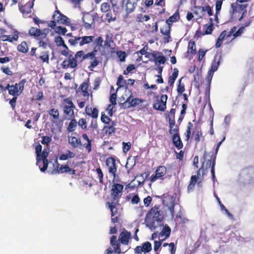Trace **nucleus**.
Wrapping results in <instances>:
<instances>
[{
  "label": "nucleus",
  "mask_w": 254,
  "mask_h": 254,
  "mask_svg": "<svg viewBox=\"0 0 254 254\" xmlns=\"http://www.w3.org/2000/svg\"><path fill=\"white\" fill-rule=\"evenodd\" d=\"M159 205H155L146 214L144 222L146 227L151 230H155L157 226L155 222L160 223L163 219V212L160 208Z\"/></svg>",
  "instance_id": "nucleus-1"
},
{
  "label": "nucleus",
  "mask_w": 254,
  "mask_h": 254,
  "mask_svg": "<svg viewBox=\"0 0 254 254\" xmlns=\"http://www.w3.org/2000/svg\"><path fill=\"white\" fill-rule=\"evenodd\" d=\"M73 134L78 135L77 132H74L72 133L70 136L68 137V142L71 146L73 148H76L83 146L86 150H87L88 153H90L92 150V140L89 138L87 134L82 133L81 135L82 138L87 141L86 143L83 144H82L81 141L79 138L72 136Z\"/></svg>",
  "instance_id": "nucleus-2"
},
{
  "label": "nucleus",
  "mask_w": 254,
  "mask_h": 254,
  "mask_svg": "<svg viewBox=\"0 0 254 254\" xmlns=\"http://www.w3.org/2000/svg\"><path fill=\"white\" fill-rule=\"evenodd\" d=\"M180 19L179 10H177L172 16L166 20L167 25L160 29L161 33L164 36V41L165 43H168L171 38V28L174 22L179 21Z\"/></svg>",
  "instance_id": "nucleus-3"
},
{
  "label": "nucleus",
  "mask_w": 254,
  "mask_h": 254,
  "mask_svg": "<svg viewBox=\"0 0 254 254\" xmlns=\"http://www.w3.org/2000/svg\"><path fill=\"white\" fill-rule=\"evenodd\" d=\"M239 180L245 184L254 183V167L250 166L242 169L239 175Z\"/></svg>",
  "instance_id": "nucleus-4"
},
{
  "label": "nucleus",
  "mask_w": 254,
  "mask_h": 254,
  "mask_svg": "<svg viewBox=\"0 0 254 254\" xmlns=\"http://www.w3.org/2000/svg\"><path fill=\"white\" fill-rule=\"evenodd\" d=\"M26 79H22L18 83L10 85L7 84L6 86L3 88V90H7L9 95L12 96H19L23 91L24 85L26 82Z\"/></svg>",
  "instance_id": "nucleus-5"
},
{
  "label": "nucleus",
  "mask_w": 254,
  "mask_h": 254,
  "mask_svg": "<svg viewBox=\"0 0 254 254\" xmlns=\"http://www.w3.org/2000/svg\"><path fill=\"white\" fill-rule=\"evenodd\" d=\"M76 107L70 98H66L63 100V110L64 114L68 119L75 117L74 109Z\"/></svg>",
  "instance_id": "nucleus-6"
},
{
  "label": "nucleus",
  "mask_w": 254,
  "mask_h": 254,
  "mask_svg": "<svg viewBox=\"0 0 254 254\" xmlns=\"http://www.w3.org/2000/svg\"><path fill=\"white\" fill-rule=\"evenodd\" d=\"M94 36H83L81 37L74 36L68 40V43L71 46H76L79 44L80 46L89 44L94 41Z\"/></svg>",
  "instance_id": "nucleus-7"
},
{
  "label": "nucleus",
  "mask_w": 254,
  "mask_h": 254,
  "mask_svg": "<svg viewBox=\"0 0 254 254\" xmlns=\"http://www.w3.org/2000/svg\"><path fill=\"white\" fill-rule=\"evenodd\" d=\"M120 201L111 200V202H107L106 206L108 207L111 212V220L113 223L119 222L120 214L118 212L117 206L119 205Z\"/></svg>",
  "instance_id": "nucleus-8"
},
{
  "label": "nucleus",
  "mask_w": 254,
  "mask_h": 254,
  "mask_svg": "<svg viewBox=\"0 0 254 254\" xmlns=\"http://www.w3.org/2000/svg\"><path fill=\"white\" fill-rule=\"evenodd\" d=\"M169 133L173 134L172 137V142L174 146L178 149H181L183 147V143L181 140L179 135V127L178 126H176L175 127L170 128Z\"/></svg>",
  "instance_id": "nucleus-9"
},
{
  "label": "nucleus",
  "mask_w": 254,
  "mask_h": 254,
  "mask_svg": "<svg viewBox=\"0 0 254 254\" xmlns=\"http://www.w3.org/2000/svg\"><path fill=\"white\" fill-rule=\"evenodd\" d=\"M176 198L169 194H164L163 196L162 203L164 206L168 207L172 217H174V206L176 204Z\"/></svg>",
  "instance_id": "nucleus-10"
},
{
  "label": "nucleus",
  "mask_w": 254,
  "mask_h": 254,
  "mask_svg": "<svg viewBox=\"0 0 254 254\" xmlns=\"http://www.w3.org/2000/svg\"><path fill=\"white\" fill-rule=\"evenodd\" d=\"M117 240V236H112L110 238V245L113 248L114 250L111 247H109L105 251V254H112L113 252L116 254H120L122 253L120 247L121 242Z\"/></svg>",
  "instance_id": "nucleus-11"
},
{
  "label": "nucleus",
  "mask_w": 254,
  "mask_h": 254,
  "mask_svg": "<svg viewBox=\"0 0 254 254\" xmlns=\"http://www.w3.org/2000/svg\"><path fill=\"white\" fill-rule=\"evenodd\" d=\"M124 186L119 183L114 184L111 190V200L120 201L122 195Z\"/></svg>",
  "instance_id": "nucleus-12"
},
{
  "label": "nucleus",
  "mask_w": 254,
  "mask_h": 254,
  "mask_svg": "<svg viewBox=\"0 0 254 254\" xmlns=\"http://www.w3.org/2000/svg\"><path fill=\"white\" fill-rule=\"evenodd\" d=\"M156 97L157 99L153 103V108L156 110L164 111L166 109V103L168 99L167 95L166 94L162 95L160 99H159L158 95H157Z\"/></svg>",
  "instance_id": "nucleus-13"
},
{
  "label": "nucleus",
  "mask_w": 254,
  "mask_h": 254,
  "mask_svg": "<svg viewBox=\"0 0 254 254\" xmlns=\"http://www.w3.org/2000/svg\"><path fill=\"white\" fill-rule=\"evenodd\" d=\"M167 168L165 166H158L155 171V174L152 175L150 178L151 183L155 182L157 180H163L164 176L167 173Z\"/></svg>",
  "instance_id": "nucleus-14"
},
{
  "label": "nucleus",
  "mask_w": 254,
  "mask_h": 254,
  "mask_svg": "<svg viewBox=\"0 0 254 254\" xmlns=\"http://www.w3.org/2000/svg\"><path fill=\"white\" fill-rule=\"evenodd\" d=\"M57 166L56 168L52 171V174H63L69 173L72 175L75 174V170L71 169L67 165H61L57 161H56Z\"/></svg>",
  "instance_id": "nucleus-15"
},
{
  "label": "nucleus",
  "mask_w": 254,
  "mask_h": 254,
  "mask_svg": "<svg viewBox=\"0 0 254 254\" xmlns=\"http://www.w3.org/2000/svg\"><path fill=\"white\" fill-rule=\"evenodd\" d=\"M94 45H95L93 48V50L91 52L88 53L86 54H85V59L88 58H90L91 60L95 58V56L97 52V50L96 49L97 47L99 48L102 47V44L103 43V39L101 36H99L97 38L94 39Z\"/></svg>",
  "instance_id": "nucleus-16"
},
{
  "label": "nucleus",
  "mask_w": 254,
  "mask_h": 254,
  "mask_svg": "<svg viewBox=\"0 0 254 254\" xmlns=\"http://www.w3.org/2000/svg\"><path fill=\"white\" fill-rule=\"evenodd\" d=\"M105 162L109 173L113 176L114 179H116L118 175L117 174V167L116 164L115 159L113 157H108L106 159Z\"/></svg>",
  "instance_id": "nucleus-17"
},
{
  "label": "nucleus",
  "mask_w": 254,
  "mask_h": 254,
  "mask_svg": "<svg viewBox=\"0 0 254 254\" xmlns=\"http://www.w3.org/2000/svg\"><path fill=\"white\" fill-rule=\"evenodd\" d=\"M36 60L41 63L49 64L50 51L46 50H39L36 55Z\"/></svg>",
  "instance_id": "nucleus-18"
},
{
  "label": "nucleus",
  "mask_w": 254,
  "mask_h": 254,
  "mask_svg": "<svg viewBox=\"0 0 254 254\" xmlns=\"http://www.w3.org/2000/svg\"><path fill=\"white\" fill-rule=\"evenodd\" d=\"M152 250V245L149 242L142 243L141 246H137L134 249L135 254H146Z\"/></svg>",
  "instance_id": "nucleus-19"
},
{
  "label": "nucleus",
  "mask_w": 254,
  "mask_h": 254,
  "mask_svg": "<svg viewBox=\"0 0 254 254\" xmlns=\"http://www.w3.org/2000/svg\"><path fill=\"white\" fill-rule=\"evenodd\" d=\"M29 35L34 38L43 39L46 38L47 35L46 33L42 32L40 29L31 27L28 31Z\"/></svg>",
  "instance_id": "nucleus-20"
},
{
  "label": "nucleus",
  "mask_w": 254,
  "mask_h": 254,
  "mask_svg": "<svg viewBox=\"0 0 254 254\" xmlns=\"http://www.w3.org/2000/svg\"><path fill=\"white\" fill-rule=\"evenodd\" d=\"M53 19L56 20L59 24H66L68 23V18L62 13L59 10H56L53 15Z\"/></svg>",
  "instance_id": "nucleus-21"
},
{
  "label": "nucleus",
  "mask_w": 254,
  "mask_h": 254,
  "mask_svg": "<svg viewBox=\"0 0 254 254\" xmlns=\"http://www.w3.org/2000/svg\"><path fill=\"white\" fill-rule=\"evenodd\" d=\"M82 19L84 23V26L86 29L91 28L92 25L94 24L95 22L94 16L89 13L84 14Z\"/></svg>",
  "instance_id": "nucleus-22"
},
{
  "label": "nucleus",
  "mask_w": 254,
  "mask_h": 254,
  "mask_svg": "<svg viewBox=\"0 0 254 254\" xmlns=\"http://www.w3.org/2000/svg\"><path fill=\"white\" fill-rule=\"evenodd\" d=\"M131 237V233L125 229H124L119 237V240L123 245H127Z\"/></svg>",
  "instance_id": "nucleus-23"
},
{
  "label": "nucleus",
  "mask_w": 254,
  "mask_h": 254,
  "mask_svg": "<svg viewBox=\"0 0 254 254\" xmlns=\"http://www.w3.org/2000/svg\"><path fill=\"white\" fill-rule=\"evenodd\" d=\"M225 139V137L224 136L223 138V139L220 141L217 145V147L216 148V151L215 153V154L213 155V156L212 157L213 159L212 161V164L211 168V173L212 175V179L214 181L215 179V162H216V155L218 152V151L219 150V147L221 145L222 142Z\"/></svg>",
  "instance_id": "nucleus-24"
},
{
  "label": "nucleus",
  "mask_w": 254,
  "mask_h": 254,
  "mask_svg": "<svg viewBox=\"0 0 254 254\" xmlns=\"http://www.w3.org/2000/svg\"><path fill=\"white\" fill-rule=\"evenodd\" d=\"M85 111L86 114L93 119H97L98 117L99 110L97 108H92L90 106L87 105L85 107Z\"/></svg>",
  "instance_id": "nucleus-25"
},
{
  "label": "nucleus",
  "mask_w": 254,
  "mask_h": 254,
  "mask_svg": "<svg viewBox=\"0 0 254 254\" xmlns=\"http://www.w3.org/2000/svg\"><path fill=\"white\" fill-rule=\"evenodd\" d=\"M48 154V152L45 149L42 151L41 154H40V158L42 159L41 162H42L43 164V167L40 168V170L42 172H44L47 169L48 166V161L47 159Z\"/></svg>",
  "instance_id": "nucleus-26"
},
{
  "label": "nucleus",
  "mask_w": 254,
  "mask_h": 254,
  "mask_svg": "<svg viewBox=\"0 0 254 254\" xmlns=\"http://www.w3.org/2000/svg\"><path fill=\"white\" fill-rule=\"evenodd\" d=\"M49 114L51 118V121L53 124H56L59 119V111L58 109L53 108L49 110Z\"/></svg>",
  "instance_id": "nucleus-27"
},
{
  "label": "nucleus",
  "mask_w": 254,
  "mask_h": 254,
  "mask_svg": "<svg viewBox=\"0 0 254 254\" xmlns=\"http://www.w3.org/2000/svg\"><path fill=\"white\" fill-rule=\"evenodd\" d=\"M196 8L198 10H201L202 16H204L205 15V12H207L209 16H211L213 15L212 7L208 4L203 6H198Z\"/></svg>",
  "instance_id": "nucleus-28"
},
{
  "label": "nucleus",
  "mask_w": 254,
  "mask_h": 254,
  "mask_svg": "<svg viewBox=\"0 0 254 254\" xmlns=\"http://www.w3.org/2000/svg\"><path fill=\"white\" fill-rule=\"evenodd\" d=\"M19 10L23 14H28L31 12V9L33 6V3L30 2H27L24 5H20Z\"/></svg>",
  "instance_id": "nucleus-29"
},
{
  "label": "nucleus",
  "mask_w": 254,
  "mask_h": 254,
  "mask_svg": "<svg viewBox=\"0 0 254 254\" xmlns=\"http://www.w3.org/2000/svg\"><path fill=\"white\" fill-rule=\"evenodd\" d=\"M138 0H127L126 1V11L127 13L132 12L136 5Z\"/></svg>",
  "instance_id": "nucleus-30"
},
{
  "label": "nucleus",
  "mask_w": 254,
  "mask_h": 254,
  "mask_svg": "<svg viewBox=\"0 0 254 254\" xmlns=\"http://www.w3.org/2000/svg\"><path fill=\"white\" fill-rule=\"evenodd\" d=\"M175 113L176 109L172 108L170 111V114L168 115L169 127L171 128L175 127L176 126L175 120Z\"/></svg>",
  "instance_id": "nucleus-31"
},
{
  "label": "nucleus",
  "mask_w": 254,
  "mask_h": 254,
  "mask_svg": "<svg viewBox=\"0 0 254 254\" xmlns=\"http://www.w3.org/2000/svg\"><path fill=\"white\" fill-rule=\"evenodd\" d=\"M69 119L70 120V122L66 128V130L69 132H73L76 129L77 121L75 119V117L70 118Z\"/></svg>",
  "instance_id": "nucleus-32"
},
{
  "label": "nucleus",
  "mask_w": 254,
  "mask_h": 254,
  "mask_svg": "<svg viewBox=\"0 0 254 254\" xmlns=\"http://www.w3.org/2000/svg\"><path fill=\"white\" fill-rule=\"evenodd\" d=\"M221 60V56H215L212 62L210 69L214 71H216L218 69Z\"/></svg>",
  "instance_id": "nucleus-33"
},
{
  "label": "nucleus",
  "mask_w": 254,
  "mask_h": 254,
  "mask_svg": "<svg viewBox=\"0 0 254 254\" xmlns=\"http://www.w3.org/2000/svg\"><path fill=\"white\" fill-rule=\"evenodd\" d=\"M171 232V229L170 227L168 225H165L161 232L159 233V236L161 237H164V238L163 239L165 240L168 237H169Z\"/></svg>",
  "instance_id": "nucleus-34"
},
{
  "label": "nucleus",
  "mask_w": 254,
  "mask_h": 254,
  "mask_svg": "<svg viewBox=\"0 0 254 254\" xmlns=\"http://www.w3.org/2000/svg\"><path fill=\"white\" fill-rule=\"evenodd\" d=\"M192 136H193L196 144L200 142L201 138L203 139V136L201 129H195V130L192 132Z\"/></svg>",
  "instance_id": "nucleus-35"
},
{
  "label": "nucleus",
  "mask_w": 254,
  "mask_h": 254,
  "mask_svg": "<svg viewBox=\"0 0 254 254\" xmlns=\"http://www.w3.org/2000/svg\"><path fill=\"white\" fill-rule=\"evenodd\" d=\"M215 154V153H213L212 155L210 157V159H207L205 161V162H203L202 163H204V168L203 170V173L202 175H204L206 174L207 172V170L209 169L210 167L211 168L212 164V161L213 159L212 157L213 156V155Z\"/></svg>",
  "instance_id": "nucleus-36"
},
{
  "label": "nucleus",
  "mask_w": 254,
  "mask_h": 254,
  "mask_svg": "<svg viewBox=\"0 0 254 254\" xmlns=\"http://www.w3.org/2000/svg\"><path fill=\"white\" fill-rule=\"evenodd\" d=\"M179 74V70L177 68H175L173 70V73L168 78V84L170 86H172L177 78Z\"/></svg>",
  "instance_id": "nucleus-37"
},
{
  "label": "nucleus",
  "mask_w": 254,
  "mask_h": 254,
  "mask_svg": "<svg viewBox=\"0 0 254 254\" xmlns=\"http://www.w3.org/2000/svg\"><path fill=\"white\" fill-rule=\"evenodd\" d=\"M197 178L198 176H196V175H193L191 177L190 183L187 188L188 192L192 191L194 190Z\"/></svg>",
  "instance_id": "nucleus-38"
},
{
  "label": "nucleus",
  "mask_w": 254,
  "mask_h": 254,
  "mask_svg": "<svg viewBox=\"0 0 254 254\" xmlns=\"http://www.w3.org/2000/svg\"><path fill=\"white\" fill-rule=\"evenodd\" d=\"M71 53V54H70L68 56V61L69 65L70 68H73L75 69L77 67L78 65V63L75 60V58L73 57V52L71 51H69Z\"/></svg>",
  "instance_id": "nucleus-39"
},
{
  "label": "nucleus",
  "mask_w": 254,
  "mask_h": 254,
  "mask_svg": "<svg viewBox=\"0 0 254 254\" xmlns=\"http://www.w3.org/2000/svg\"><path fill=\"white\" fill-rule=\"evenodd\" d=\"M209 20L211 22V23L210 24H205L204 25L203 28L204 29V31L202 34V35L210 34L212 33L213 30V26L212 23L213 19L212 18H210Z\"/></svg>",
  "instance_id": "nucleus-40"
},
{
  "label": "nucleus",
  "mask_w": 254,
  "mask_h": 254,
  "mask_svg": "<svg viewBox=\"0 0 254 254\" xmlns=\"http://www.w3.org/2000/svg\"><path fill=\"white\" fill-rule=\"evenodd\" d=\"M75 156V154L69 150L66 151L65 154H62L59 156L60 160H66L69 158H72Z\"/></svg>",
  "instance_id": "nucleus-41"
},
{
  "label": "nucleus",
  "mask_w": 254,
  "mask_h": 254,
  "mask_svg": "<svg viewBox=\"0 0 254 254\" xmlns=\"http://www.w3.org/2000/svg\"><path fill=\"white\" fill-rule=\"evenodd\" d=\"M42 146L39 144L35 147V152L37 155L36 164L40 167V163H41L42 159L40 158V154H41Z\"/></svg>",
  "instance_id": "nucleus-42"
},
{
  "label": "nucleus",
  "mask_w": 254,
  "mask_h": 254,
  "mask_svg": "<svg viewBox=\"0 0 254 254\" xmlns=\"http://www.w3.org/2000/svg\"><path fill=\"white\" fill-rule=\"evenodd\" d=\"M17 51L21 53L26 54L28 51V47L26 41H22L17 47Z\"/></svg>",
  "instance_id": "nucleus-43"
},
{
  "label": "nucleus",
  "mask_w": 254,
  "mask_h": 254,
  "mask_svg": "<svg viewBox=\"0 0 254 254\" xmlns=\"http://www.w3.org/2000/svg\"><path fill=\"white\" fill-rule=\"evenodd\" d=\"M224 0H215V19H218V15L220 13L222 8L223 2Z\"/></svg>",
  "instance_id": "nucleus-44"
},
{
  "label": "nucleus",
  "mask_w": 254,
  "mask_h": 254,
  "mask_svg": "<svg viewBox=\"0 0 254 254\" xmlns=\"http://www.w3.org/2000/svg\"><path fill=\"white\" fill-rule=\"evenodd\" d=\"M227 34V31L224 30L223 31L221 34H220L219 37L217 39V40L216 41L215 47L216 48H218L221 46L223 43V41L225 37H226Z\"/></svg>",
  "instance_id": "nucleus-45"
},
{
  "label": "nucleus",
  "mask_w": 254,
  "mask_h": 254,
  "mask_svg": "<svg viewBox=\"0 0 254 254\" xmlns=\"http://www.w3.org/2000/svg\"><path fill=\"white\" fill-rule=\"evenodd\" d=\"M187 53L191 55L196 54V45L194 41L190 40L189 42Z\"/></svg>",
  "instance_id": "nucleus-46"
},
{
  "label": "nucleus",
  "mask_w": 254,
  "mask_h": 254,
  "mask_svg": "<svg viewBox=\"0 0 254 254\" xmlns=\"http://www.w3.org/2000/svg\"><path fill=\"white\" fill-rule=\"evenodd\" d=\"M55 42L58 47L62 46L64 49L68 50V47L66 44H65L64 40L62 37L60 36H56L55 37Z\"/></svg>",
  "instance_id": "nucleus-47"
},
{
  "label": "nucleus",
  "mask_w": 254,
  "mask_h": 254,
  "mask_svg": "<svg viewBox=\"0 0 254 254\" xmlns=\"http://www.w3.org/2000/svg\"><path fill=\"white\" fill-rule=\"evenodd\" d=\"M77 125L81 129L86 130L87 129V122L85 118H80L77 122Z\"/></svg>",
  "instance_id": "nucleus-48"
},
{
  "label": "nucleus",
  "mask_w": 254,
  "mask_h": 254,
  "mask_svg": "<svg viewBox=\"0 0 254 254\" xmlns=\"http://www.w3.org/2000/svg\"><path fill=\"white\" fill-rule=\"evenodd\" d=\"M73 57L77 63L78 61L80 62H82L83 60H85L84 51L82 50L78 51Z\"/></svg>",
  "instance_id": "nucleus-49"
},
{
  "label": "nucleus",
  "mask_w": 254,
  "mask_h": 254,
  "mask_svg": "<svg viewBox=\"0 0 254 254\" xmlns=\"http://www.w3.org/2000/svg\"><path fill=\"white\" fill-rule=\"evenodd\" d=\"M89 87V83L87 82H84L82 84H81L80 88L82 92V95L84 97H88L89 93L88 91V89Z\"/></svg>",
  "instance_id": "nucleus-50"
},
{
  "label": "nucleus",
  "mask_w": 254,
  "mask_h": 254,
  "mask_svg": "<svg viewBox=\"0 0 254 254\" xmlns=\"http://www.w3.org/2000/svg\"><path fill=\"white\" fill-rule=\"evenodd\" d=\"M193 125L191 122H189L187 125L186 132L185 133L186 140L189 141L190 139L191 133V130L193 129Z\"/></svg>",
  "instance_id": "nucleus-51"
},
{
  "label": "nucleus",
  "mask_w": 254,
  "mask_h": 254,
  "mask_svg": "<svg viewBox=\"0 0 254 254\" xmlns=\"http://www.w3.org/2000/svg\"><path fill=\"white\" fill-rule=\"evenodd\" d=\"M103 130L105 131V133L106 134L111 136L116 132V129L113 126H105L104 127Z\"/></svg>",
  "instance_id": "nucleus-52"
},
{
  "label": "nucleus",
  "mask_w": 254,
  "mask_h": 254,
  "mask_svg": "<svg viewBox=\"0 0 254 254\" xmlns=\"http://www.w3.org/2000/svg\"><path fill=\"white\" fill-rule=\"evenodd\" d=\"M152 57L156 60V64H164L166 61V59L163 55L157 56L156 54H153Z\"/></svg>",
  "instance_id": "nucleus-53"
},
{
  "label": "nucleus",
  "mask_w": 254,
  "mask_h": 254,
  "mask_svg": "<svg viewBox=\"0 0 254 254\" xmlns=\"http://www.w3.org/2000/svg\"><path fill=\"white\" fill-rule=\"evenodd\" d=\"M150 18V17L148 15H143L142 14H138L135 18V20L137 22H143L149 20Z\"/></svg>",
  "instance_id": "nucleus-54"
},
{
  "label": "nucleus",
  "mask_w": 254,
  "mask_h": 254,
  "mask_svg": "<svg viewBox=\"0 0 254 254\" xmlns=\"http://www.w3.org/2000/svg\"><path fill=\"white\" fill-rule=\"evenodd\" d=\"M144 101V100L143 99H138V98H133L132 100H131V101H130L131 104L128 105L127 106V108H129L130 107H134L136 106L139 105V104L143 103Z\"/></svg>",
  "instance_id": "nucleus-55"
},
{
  "label": "nucleus",
  "mask_w": 254,
  "mask_h": 254,
  "mask_svg": "<svg viewBox=\"0 0 254 254\" xmlns=\"http://www.w3.org/2000/svg\"><path fill=\"white\" fill-rule=\"evenodd\" d=\"M117 85L119 88L123 87L127 85V81L124 79L123 75H119L117 80Z\"/></svg>",
  "instance_id": "nucleus-56"
},
{
  "label": "nucleus",
  "mask_w": 254,
  "mask_h": 254,
  "mask_svg": "<svg viewBox=\"0 0 254 254\" xmlns=\"http://www.w3.org/2000/svg\"><path fill=\"white\" fill-rule=\"evenodd\" d=\"M181 80L182 78L179 80V84L177 86V91L179 96L182 95L185 90V85L184 83H181Z\"/></svg>",
  "instance_id": "nucleus-57"
},
{
  "label": "nucleus",
  "mask_w": 254,
  "mask_h": 254,
  "mask_svg": "<svg viewBox=\"0 0 254 254\" xmlns=\"http://www.w3.org/2000/svg\"><path fill=\"white\" fill-rule=\"evenodd\" d=\"M100 9L102 12H107L111 10L110 5L108 2H104L101 5Z\"/></svg>",
  "instance_id": "nucleus-58"
},
{
  "label": "nucleus",
  "mask_w": 254,
  "mask_h": 254,
  "mask_svg": "<svg viewBox=\"0 0 254 254\" xmlns=\"http://www.w3.org/2000/svg\"><path fill=\"white\" fill-rule=\"evenodd\" d=\"M101 121L105 124H109L111 121V119L106 115L104 113L102 112L101 113Z\"/></svg>",
  "instance_id": "nucleus-59"
},
{
  "label": "nucleus",
  "mask_w": 254,
  "mask_h": 254,
  "mask_svg": "<svg viewBox=\"0 0 254 254\" xmlns=\"http://www.w3.org/2000/svg\"><path fill=\"white\" fill-rule=\"evenodd\" d=\"M41 143L43 145H48L52 141V135L48 136H43L42 137Z\"/></svg>",
  "instance_id": "nucleus-60"
},
{
  "label": "nucleus",
  "mask_w": 254,
  "mask_h": 254,
  "mask_svg": "<svg viewBox=\"0 0 254 254\" xmlns=\"http://www.w3.org/2000/svg\"><path fill=\"white\" fill-rule=\"evenodd\" d=\"M244 31H245V27L242 26V27H240L238 29V30L237 31L236 30V31L233 34V37H234L233 39H235L236 37H239L240 35H241V34L244 33Z\"/></svg>",
  "instance_id": "nucleus-61"
},
{
  "label": "nucleus",
  "mask_w": 254,
  "mask_h": 254,
  "mask_svg": "<svg viewBox=\"0 0 254 254\" xmlns=\"http://www.w3.org/2000/svg\"><path fill=\"white\" fill-rule=\"evenodd\" d=\"M207 50L204 51L202 49H199L198 52V58L197 61L198 62H201L204 57L205 56L206 53L207 52Z\"/></svg>",
  "instance_id": "nucleus-62"
},
{
  "label": "nucleus",
  "mask_w": 254,
  "mask_h": 254,
  "mask_svg": "<svg viewBox=\"0 0 254 254\" xmlns=\"http://www.w3.org/2000/svg\"><path fill=\"white\" fill-rule=\"evenodd\" d=\"M98 177L99 178V183L102 184L103 183V173L100 168H97L96 170Z\"/></svg>",
  "instance_id": "nucleus-63"
},
{
  "label": "nucleus",
  "mask_w": 254,
  "mask_h": 254,
  "mask_svg": "<svg viewBox=\"0 0 254 254\" xmlns=\"http://www.w3.org/2000/svg\"><path fill=\"white\" fill-rule=\"evenodd\" d=\"M117 55L120 58L121 62H124L125 61V59L126 58V54L125 52L122 51H118L117 53Z\"/></svg>",
  "instance_id": "nucleus-64"
}]
</instances>
